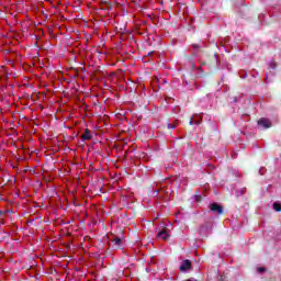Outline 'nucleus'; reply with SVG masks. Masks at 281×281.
I'll use <instances>...</instances> for the list:
<instances>
[{"mask_svg":"<svg viewBox=\"0 0 281 281\" xmlns=\"http://www.w3.org/2000/svg\"><path fill=\"white\" fill-rule=\"evenodd\" d=\"M210 210L213 214H217V216H223V214H225V209L223 207V205L214 202L212 204H210Z\"/></svg>","mask_w":281,"mask_h":281,"instance_id":"1","label":"nucleus"},{"mask_svg":"<svg viewBox=\"0 0 281 281\" xmlns=\"http://www.w3.org/2000/svg\"><path fill=\"white\" fill-rule=\"evenodd\" d=\"M189 269H192V261H190V259H186L180 266V271H189Z\"/></svg>","mask_w":281,"mask_h":281,"instance_id":"2","label":"nucleus"},{"mask_svg":"<svg viewBox=\"0 0 281 281\" xmlns=\"http://www.w3.org/2000/svg\"><path fill=\"white\" fill-rule=\"evenodd\" d=\"M258 126H262V128H271V121H269V119H260L258 121Z\"/></svg>","mask_w":281,"mask_h":281,"instance_id":"3","label":"nucleus"},{"mask_svg":"<svg viewBox=\"0 0 281 281\" xmlns=\"http://www.w3.org/2000/svg\"><path fill=\"white\" fill-rule=\"evenodd\" d=\"M81 139L83 142H89L90 139H93V135H91V130L86 128L85 133L81 134Z\"/></svg>","mask_w":281,"mask_h":281,"instance_id":"4","label":"nucleus"},{"mask_svg":"<svg viewBox=\"0 0 281 281\" xmlns=\"http://www.w3.org/2000/svg\"><path fill=\"white\" fill-rule=\"evenodd\" d=\"M112 243L116 249H120V247H122V238L120 237H114L112 239Z\"/></svg>","mask_w":281,"mask_h":281,"instance_id":"5","label":"nucleus"},{"mask_svg":"<svg viewBox=\"0 0 281 281\" xmlns=\"http://www.w3.org/2000/svg\"><path fill=\"white\" fill-rule=\"evenodd\" d=\"M170 235H168V232L166 229H162L158 233V238H162V240H168Z\"/></svg>","mask_w":281,"mask_h":281,"instance_id":"6","label":"nucleus"},{"mask_svg":"<svg viewBox=\"0 0 281 281\" xmlns=\"http://www.w3.org/2000/svg\"><path fill=\"white\" fill-rule=\"evenodd\" d=\"M273 210H276V212H281V204L278 202H274Z\"/></svg>","mask_w":281,"mask_h":281,"instance_id":"7","label":"nucleus"},{"mask_svg":"<svg viewBox=\"0 0 281 281\" xmlns=\"http://www.w3.org/2000/svg\"><path fill=\"white\" fill-rule=\"evenodd\" d=\"M189 124H190V126H192V124H201V121H192V120H190L189 121Z\"/></svg>","mask_w":281,"mask_h":281,"instance_id":"8","label":"nucleus"},{"mask_svg":"<svg viewBox=\"0 0 281 281\" xmlns=\"http://www.w3.org/2000/svg\"><path fill=\"white\" fill-rule=\"evenodd\" d=\"M168 128L175 130L177 128V123L168 124Z\"/></svg>","mask_w":281,"mask_h":281,"instance_id":"9","label":"nucleus"},{"mask_svg":"<svg viewBox=\"0 0 281 281\" xmlns=\"http://www.w3.org/2000/svg\"><path fill=\"white\" fill-rule=\"evenodd\" d=\"M257 271H258V273H265V271H267V269L260 267V268H257Z\"/></svg>","mask_w":281,"mask_h":281,"instance_id":"10","label":"nucleus"},{"mask_svg":"<svg viewBox=\"0 0 281 281\" xmlns=\"http://www.w3.org/2000/svg\"><path fill=\"white\" fill-rule=\"evenodd\" d=\"M112 9H113V5L108 2L106 10H112Z\"/></svg>","mask_w":281,"mask_h":281,"instance_id":"11","label":"nucleus"},{"mask_svg":"<svg viewBox=\"0 0 281 281\" xmlns=\"http://www.w3.org/2000/svg\"><path fill=\"white\" fill-rule=\"evenodd\" d=\"M218 281H227L224 276L218 277Z\"/></svg>","mask_w":281,"mask_h":281,"instance_id":"12","label":"nucleus"},{"mask_svg":"<svg viewBox=\"0 0 281 281\" xmlns=\"http://www.w3.org/2000/svg\"><path fill=\"white\" fill-rule=\"evenodd\" d=\"M194 49H199V45L193 44Z\"/></svg>","mask_w":281,"mask_h":281,"instance_id":"13","label":"nucleus"}]
</instances>
